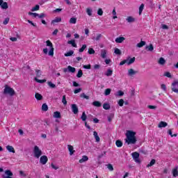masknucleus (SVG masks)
Here are the masks:
<instances>
[{
  "instance_id": "nucleus-31",
  "label": "nucleus",
  "mask_w": 178,
  "mask_h": 178,
  "mask_svg": "<svg viewBox=\"0 0 178 178\" xmlns=\"http://www.w3.org/2000/svg\"><path fill=\"white\" fill-rule=\"evenodd\" d=\"M74 54V51L73 50H70L69 51H67V53H65L64 54L65 56L67 57V56H72L73 54Z\"/></svg>"
},
{
  "instance_id": "nucleus-28",
  "label": "nucleus",
  "mask_w": 178,
  "mask_h": 178,
  "mask_svg": "<svg viewBox=\"0 0 178 178\" xmlns=\"http://www.w3.org/2000/svg\"><path fill=\"white\" fill-rule=\"evenodd\" d=\"M145 49H147V51H149V52H152V51H154V45L150 44L149 46H146Z\"/></svg>"
},
{
  "instance_id": "nucleus-47",
  "label": "nucleus",
  "mask_w": 178,
  "mask_h": 178,
  "mask_svg": "<svg viewBox=\"0 0 178 178\" xmlns=\"http://www.w3.org/2000/svg\"><path fill=\"white\" fill-rule=\"evenodd\" d=\"M111 91H112V89L107 88L104 91V95H109L111 94Z\"/></svg>"
},
{
  "instance_id": "nucleus-35",
  "label": "nucleus",
  "mask_w": 178,
  "mask_h": 178,
  "mask_svg": "<svg viewBox=\"0 0 178 178\" xmlns=\"http://www.w3.org/2000/svg\"><path fill=\"white\" fill-rule=\"evenodd\" d=\"M67 69H68V71L70 72V73H74L76 72V68L70 65L67 67Z\"/></svg>"
},
{
  "instance_id": "nucleus-45",
  "label": "nucleus",
  "mask_w": 178,
  "mask_h": 178,
  "mask_svg": "<svg viewBox=\"0 0 178 178\" xmlns=\"http://www.w3.org/2000/svg\"><path fill=\"white\" fill-rule=\"evenodd\" d=\"M82 76H83V70H79L76 74V77H78V79H80V77H82Z\"/></svg>"
},
{
  "instance_id": "nucleus-48",
  "label": "nucleus",
  "mask_w": 178,
  "mask_h": 178,
  "mask_svg": "<svg viewBox=\"0 0 178 178\" xmlns=\"http://www.w3.org/2000/svg\"><path fill=\"white\" fill-rule=\"evenodd\" d=\"M62 102L63 105H67V101L66 100V95L63 96Z\"/></svg>"
},
{
  "instance_id": "nucleus-13",
  "label": "nucleus",
  "mask_w": 178,
  "mask_h": 178,
  "mask_svg": "<svg viewBox=\"0 0 178 178\" xmlns=\"http://www.w3.org/2000/svg\"><path fill=\"white\" fill-rule=\"evenodd\" d=\"M172 176L173 177H178V168L175 167L172 170Z\"/></svg>"
},
{
  "instance_id": "nucleus-59",
  "label": "nucleus",
  "mask_w": 178,
  "mask_h": 178,
  "mask_svg": "<svg viewBox=\"0 0 178 178\" xmlns=\"http://www.w3.org/2000/svg\"><path fill=\"white\" fill-rule=\"evenodd\" d=\"M113 19H118V16H116V8H115L113 10Z\"/></svg>"
},
{
  "instance_id": "nucleus-30",
  "label": "nucleus",
  "mask_w": 178,
  "mask_h": 178,
  "mask_svg": "<svg viewBox=\"0 0 178 178\" xmlns=\"http://www.w3.org/2000/svg\"><path fill=\"white\" fill-rule=\"evenodd\" d=\"M93 136L97 141V143H99V136H98V133H97V131H94L93 132Z\"/></svg>"
},
{
  "instance_id": "nucleus-32",
  "label": "nucleus",
  "mask_w": 178,
  "mask_h": 178,
  "mask_svg": "<svg viewBox=\"0 0 178 178\" xmlns=\"http://www.w3.org/2000/svg\"><path fill=\"white\" fill-rule=\"evenodd\" d=\"M81 119L83 122H86L87 120V115H86V112L82 113V115L81 117Z\"/></svg>"
},
{
  "instance_id": "nucleus-9",
  "label": "nucleus",
  "mask_w": 178,
  "mask_h": 178,
  "mask_svg": "<svg viewBox=\"0 0 178 178\" xmlns=\"http://www.w3.org/2000/svg\"><path fill=\"white\" fill-rule=\"evenodd\" d=\"M6 148L8 151V152H12L13 154H15L16 152V150H15V147H13V146L7 145Z\"/></svg>"
},
{
  "instance_id": "nucleus-64",
  "label": "nucleus",
  "mask_w": 178,
  "mask_h": 178,
  "mask_svg": "<svg viewBox=\"0 0 178 178\" xmlns=\"http://www.w3.org/2000/svg\"><path fill=\"white\" fill-rule=\"evenodd\" d=\"M161 88L163 90V91H166V85L161 84Z\"/></svg>"
},
{
  "instance_id": "nucleus-61",
  "label": "nucleus",
  "mask_w": 178,
  "mask_h": 178,
  "mask_svg": "<svg viewBox=\"0 0 178 178\" xmlns=\"http://www.w3.org/2000/svg\"><path fill=\"white\" fill-rule=\"evenodd\" d=\"M9 20L10 18L9 17H6L4 21L3 22V24H4V26H6V24H8V23H9Z\"/></svg>"
},
{
  "instance_id": "nucleus-2",
  "label": "nucleus",
  "mask_w": 178,
  "mask_h": 178,
  "mask_svg": "<svg viewBox=\"0 0 178 178\" xmlns=\"http://www.w3.org/2000/svg\"><path fill=\"white\" fill-rule=\"evenodd\" d=\"M46 45L47 47H49L50 50L48 52L47 48L43 49V53L45 54V55L49 54V56H54V51H55V49L54 48V44H52V42H51V40H47Z\"/></svg>"
},
{
  "instance_id": "nucleus-7",
  "label": "nucleus",
  "mask_w": 178,
  "mask_h": 178,
  "mask_svg": "<svg viewBox=\"0 0 178 178\" xmlns=\"http://www.w3.org/2000/svg\"><path fill=\"white\" fill-rule=\"evenodd\" d=\"M71 108H72V111L74 115H77V113H79V107H77L76 104H72Z\"/></svg>"
},
{
  "instance_id": "nucleus-3",
  "label": "nucleus",
  "mask_w": 178,
  "mask_h": 178,
  "mask_svg": "<svg viewBox=\"0 0 178 178\" xmlns=\"http://www.w3.org/2000/svg\"><path fill=\"white\" fill-rule=\"evenodd\" d=\"M3 94L4 95H10V97H13V95H15V94H16V92H15L14 88H10L8 85H5Z\"/></svg>"
},
{
  "instance_id": "nucleus-8",
  "label": "nucleus",
  "mask_w": 178,
  "mask_h": 178,
  "mask_svg": "<svg viewBox=\"0 0 178 178\" xmlns=\"http://www.w3.org/2000/svg\"><path fill=\"white\" fill-rule=\"evenodd\" d=\"M0 6L1 9H8L9 8L8 3L6 1L3 2V0H0Z\"/></svg>"
},
{
  "instance_id": "nucleus-14",
  "label": "nucleus",
  "mask_w": 178,
  "mask_h": 178,
  "mask_svg": "<svg viewBox=\"0 0 178 178\" xmlns=\"http://www.w3.org/2000/svg\"><path fill=\"white\" fill-rule=\"evenodd\" d=\"M136 73L137 71H135L133 68L128 70V76H134Z\"/></svg>"
},
{
  "instance_id": "nucleus-27",
  "label": "nucleus",
  "mask_w": 178,
  "mask_h": 178,
  "mask_svg": "<svg viewBox=\"0 0 178 178\" xmlns=\"http://www.w3.org/2000/svg\"><path fill=\"white\" fill-rule=\"evenodd\" d=\"M156 163V160L155 159H152L150 163L147 165V168H151V166H154V164Z\"/></svg>"
},
{
  "instance_id": "nucleus-60",
  "label": "nucleus",
  "mask_w": 178,
  "mask_h": 178,
  "mask_svg": "<svg viewBox=\"0 0 178 178\" xmlns=\"http://www.w3.org/2000/svg\"><path fill=\"white\" fill-rule=\"evenodd\" d=\"M123 104H124V100H123V99H120L119 101H118V105L120 106H123Z\"/></svg>"
},
{
  "instance_id": "nucleus-1",
  "label": "nucleus",
  "mask_w": 178,
  "mask_h": 178,
  "mask_svg": "<svg viewBox=\"0 0 178 178\" xmlns=\"http://www.w3.org/2000/svg\"><path fill=\"white\" fill-rule=\"evenodd\" d=\"M127 138L125 139V143L130 145V144H136L137 143V138H136V132L133 131H127Z\"/></svg>"
},
{
  "instance_id": "nucleus-56",
  "label": "nucleus",
  "mask_w": 178,
  "mask_h": 178,
  "mask_svg": "<svg viewBox=\"0 0 178 178\" xmlns=\"http://www.w3.org/2000/svg\"><path fill=\"white\" fill-rule=\"evenodd\" d=\"M82 90H83V89L81 88L75 89L74 90V94H79V92H81Z\"/></svg>"
},
{
  "instance_id": "nucleus-36",
  "label": "nucleus",
  "mask_w": 178,
  "mask_h": 178,
  "mask_svg": "<svg viewBox=\"0 0 178 178\" xmlns=\"http://www.w3.org/2000/svg\"><path fill=\"white\" fill-rule=\"evenodd\" d=\"M134 62H136V57H133L129 60L128 59L127 65H131L132 63H134Z\"/></svg>"
},
{
  "instance_id": "nucleus-54",
  "label": "nucleus",
  "mask_w": 178,
  "mask_h": 178,
  "mask_svg": "<svg viewBox=\"0 0 178 178\" xmlns=\"http://www.w3.org/2000/svg\"><path fill=\"white\" fill-rule=\"evenodd\" d=\"M97 15H99V16H102L104 15V10H102V8L98 9Z\"/></svg>"
},
{
  "instance_id": "nucleus-46",
  "label": "nucleus",
  "mask_w": 178,
  "mask_h": 178,
  "mask_svg": "<svg viewBox=\"0 0 178 178\" xmlns=\"http://www.w3.org/2000/svg\"><path fill=\"white\" fill-rule=\"evenodd\" d=\"M6 175H7V177H11L13 176V173L12 172V171L7 170L5 172Z\"/></svg>"
},
{
  "instance_id": "nucleus-34",
  "label": "nucleus",
  "mask_w": 178,
  "mask_h": 178,
  "mask_svg": "<svg viewBox=\"0 0 178 178\" xmlns=\"http://www.w3.org/2000/svg\"><path fill=\"white\" fill-rule=\"evenodd\" d=\"M103 108L106 110V111H108V109H111V105L108 103H104L103 104Z\"/></svg>"
},
{
  "instance_id": "nucleus-44",
  "label": "nucleus",
  "mask_w": 178,
  "mask_h": 178,
  "mask_svg": "<svg viewBox=\"0 0 178 178\" xmlns=\"http://www.w3.org/2000/svg\"><path fill=\"white\" fill-rule=\"evenodd\" d=\"M88 54H89V55H94V54H95V50H94L92 48H89Z\"/></svg>"
},
{
  "instance_id": "nucleus-10",
  "label": "nucleus",
  "mask_w": 178,
  "mask_h": 178,
  "mask_svg": "<svg viewBox=\"0 0 178 178\" xmlns=\"http://www.w3.org/2000/svg\"><path fill=\"white\" fill-rule=\"evenodd\" d=\"M126 40V38L124 37H118L115 39V42L117 44H122V42H123V41H124Z\"/></svg>"
},
{
  "instance_id": "nucleus-26",
  "label": "nucleus",
  "mask_w": 178,
  "mask_h": 178,
  "mask_svg": "<svg viewBox=\"0 0 178 178\" xmlns=\"http://www.w3.org/2000/svg\"><path fill=\"white\" fill-rule=\"evenodd\" d=\"M132 156L134 159H138V158H140V153L135 152L132 153Z\"/></svg>"
},
{
  "instance_id": "nucleus-29",
  "label": "nucleus",
  "mask_w": 178,
  "mask_h": 178,
  "mask_svg": "<svg viewBox=\"0 0 178 178\" xmlns=\"http://www.w3.org/2000/svg\"><path fill=\"white\" fill-rule=\"evenodd\" d=\"M101 57H102L103 59H105V58H106V50H105V49H102V51H101Z\"/></svg>"
},
{
  "instance_id": "nucleus-53",
  "label": "nucleus",
  "mask_w": 178,
  "mask_h": 178,
  "mask_svg": "<svg viewBox=\"0 0 178 178\" xmlns=\"http://www.w3.org/2000/svg\"><path fill=\"white\" fill-rule=\"evenodd\" d=\"M164 76L165 77H168V79H172V74H170V72H165Z\"/></svg>"
},
{
  "instance_id": "nucleus-15",
  "label": "nucleus",
  "mask_w": 178,
  "mask_h": 178,
  "mask_svg": "<svg viewBox=\"0 0 178 178\" xmlns=\"http://www.w3.org/2000/svg\"><path fill=\"white\" fill-rule=\"evenodd\" d=\"M67 44L72 45L74 48H77V44H76V41L74 40H69Z\"/></svg>"
},
{
  "instance_id": "nucleus-5",
  "label": "nucleus",
  "mask_w": 178,
  "mask_h": 178,
  "mask_svg": "<svg viewBox=\"0 0 178 178\" xmlns=\"http://www.w3.org/2000/svg\"><path fill=\"white\" fill-rule=\"evenodd\" d=\"M171 90L173 92L178 94V80H175L171 84Z\"/></svg>"
},
{
  "instance_id": "nucleus-17",
  "label": "nucleus",
  "mask_w": 178,
  "mask_h": 178,
  "mask_svg": "<svg viewBox=\"0 0 178 178\" xmlns=\"http://www.w3.org/2000/svg\"><path fill=\"white\" fill-rule=\"evenodd\" d=\"M158 63H159V65H161L163 66V65H165L166 63V60H165V58H163V57H161L159 59Z\"/></svg>"
},
{
  "instance_id": "nucleus-4",
  "label": "nucleus",
  "mask_w": 178,
  "mask_h": 178,
  "mask_svg": "<svg viewBox=\"0 0 178 178\" xmlns=\"http://www.w3.org/2000/svg\"><path fill=\"white\" fill-rule=\"evenodd\" d=\"M33 155L35 158H37V159H40L41 155H42V151L37 145L33 147Z\"/></svg>"
},
{
  "instance_id": "nucleus-41",
  "label": "nucleus",
  "mask_w": 178,
  "mask_h": 178,
  "mask_svg": "<svg viewBox=\"0 0 178 178\" xmlns=\"http://www.w3.org/2000/svg\"><path fill=\"white\" fill-rule=\"evenodd\" d=\"M168 134H169V136H170V137H177V134H173L172 133V129H168Z\"/></svg>"
},
{
  "instance_id": "nucleus-43",
  "label": "nucleus",
  "mask_w": 178,
  "mask_h": 178,
  "mask_svg": "<svg viewBox=\"0 0 178 178\" xmlns=\"http://www.w3.org/2000/svg\"><path fill=\"white\" fill-rule=\"evenodd\" d=\"M114 54H115V55H122V51H120V49L118 48H115L114 50Z\"/></svg>"
},
{
  "instance_id": "nucleus-12",
  "label": "nucleus",
  "mask_w": 178,
  "mask_h": 178,
  "mask_svg": "<svg viewBox=\"0 0 178 178\" xmlns=\"http://www.w3.org/2000/svg\"><path fill=\"white\" fill-rule=\"evenodd\" d=\"M126 21L127 23H134V22H136V18L133 17L132 16H128L126 18Z\"/></svg>"
},
{
  "instance_id": "nucleus-58",
  "label": "nucleus",
  "mask_w": 178,
  "mask_h": 178,
  "mask_svg": "<svg viewBox=\"0 0 178 178\" xmlns=\"http://www.w3.org/2000/svg\"><path fill=\"white\" fill-rule=\"evenodd\" d=\"M102 38V35L101 33H98L97 34L95 40L96 41H99Z\"/></svg>"
},
{
  "instance_id": "nucleus-25",
  "label": "nucleus",
  "mask_w": 178,
  "mask_h": 178,
  "mask_svg": "<svg viewBox=\"0 0 178 178\" xmlns=\"http://www.w3.org/2000/svg\"><path fill=\"white\" fill-rule=\"evenodd\" d=\"M35 98L38 100V101H41V99H42V95L40 93H35Z\"/></svg>"
},
{
  "instance_id": "nucleus-57",
  "label": "nucleus",
  "mask_w": 178,
  "mask_h": 178,
  "mask_svg": "<svg viewBox=\"0 0 178 178\" xmlns=\"http://www.w3.org/2000/svg\"><path fill=\"white\" fill-rule=\"evenodd\" d=\"M127 62H129V58L124 60L120 63V66H123V65H125V63L127 64Z\"/></svg>"
},
{
  "instance_id": "nucleus-42",
  "label": "nucleus",
  "mask_w": 178,
  "mask_h": 178,
  "mask_svg": "<svg viewBox=\"0 0 178 178\" xmlns=\"http://www.w3.org/2000/svg\"><path fill=\"white\" fill-rule=\"evenodd\" d=\"M86 13L88 16H92V10L90 8H86Z\"/></svg>"
},
{
  "instance_id": "nucleus-52",
  "label": "nucleus",
  "mask_w": 178,
  "mask_h": 178,
  "mask_svg": "<svg viewBox=\"0 0 178 178\" xmlns=\"http://www.w3.org/2000/svg\"><path fill=\"white\" fill-rule=\"evenodd\" d=\"M81 98H84L85 99H90V96L86 95L84 93L81 94Z\"/></svg>"
},
{
  "instance_id": "nucleus-24",
  "label": "nucleus",
  "mask_w": 178,
  "mask_h": 178,
  "mask_svg": "<svg viewBox=\"0 0 178 178\" xmlns=\"http://www.w3.org/2000/svg\"><path fill=\"white\" fill-rule=\"evenodd\" d=\"M77 23V18L76 17H71L70 19V24H76Z\"/></svg>"
},
{
  "instance_id": "nucleus-16",
  "label": "nucleus",
  "mask_w": 178,
  "mask_h": 178,
  "mask_svg": "<svg viewBox=\"0 0 178 178\" xmlns=\"http://www.w3.org/2000/svg\"><path fill=\"white\" fill-rule=\"evenodd\" d=\"M166 126H168V122L161 121L159 123L158 127L161 129L162 127H166Z\"/></svg>"
},
{
  "instance_id": "nucleus-62",
  "label": "nucleus",
  "mask_w": 178,
  "mask_h": 178,
  "mask_svg": "<svg viewBox=\"0 0 178 178\" xmlns=\"http://www.w3.org/2000/svg\"><path fill=\"white\" fill-rule=\"evenodd\" d=\"M113 116H115L113 114H111L110 115L108 116V122H112V120L113 119Z\"/></svg>"
},
{
  "instance_id": "nucleus-39",
  "label": "nucleus",
  "mask_w": 178,
  "mask_h": 178,
  "mask_svg": "<svg viewBox=\"0 0 178 178\" xmlns=\"http://www.w3.org/2000/svg\"><path fill=\"white\" fill-rule=\"evenodd\" d=\"M113 73V71L111 69H108L105 74L107 76V77H109L112 76Z\"/></svg>"
},
{
  "instance_id": "nucleus-20",
  "label": "nucleus",
  "mask_w": 178,
  "mask_h": 178,
  "mask_svg": "<svg viewBox=\"0 0 178 178\" xmlns=\"http://www.w3.org/2000/svg\"><path fill=\"white\" fill-rule=\"evenodd\" d=\"M88 161V156H83L82 159L79 160V163H84V162H87Z\"/></svg>"
},
{
  "instance_id": "nucleus-50",
  "label": "nucleus",
  "mask_w": 178,
  "mask_h": 178,
  "mask_svg": "<svg viewBox=\"0 0 178 178\" xmlns=\"http://www.w3.org/2000/svg\"><path fill=\"white\" fill-rule=\"evenodd\" d=\"M87 48V44H83L82 47L79 49V52H84V49Z\"/></svg>"
},
{
  "instance_id": "nucleus-49",
  "label": "nucleus",
  "mask_w": 178,
  "mask_h": 178,
  "mask_svg": "<svg viewBox=\"0 0 178 178\" xmlns=\"http://www.w3.org/2000/svg\"><path fill=\"white\" fill-rule=\"evenodd\" d=\"M48 86L50 87V88H56V85L54 84L52 82L49 81L47 83Z\"/></svg>"
},
{
  "instance_id": "nucleus-37",
  "label": "nucleus",
  "mask_w": 178,
  "mask_h": 178,
  "mask_svg": "<svg viewBox=\"0 0 178 178\" xmlns=\"http://www.w3.org/2000/svg\"><path fill=\"white\" fill-rule=\"evenodd\" d=\"M144 45H145V41H143V40H141L140 42L137 44L138 48H143Z\"/></svg>"
},
{
  "instance_id": "nucleus-33",
  "label": "nucleus",
  "mask_w": 178,
  "mask_h": 178,
  "mask_svg": "<svg viewBox=\"0 0 178 178\" xmlns=\"http://www.w3.org/2000/svg\"><path fill=\"white\" fill-rule=\"evenodd\" d=\"M42 111L43 112H47V111H48V105L47 104H43L42 105Z\"/></svg>"
},
{
  "instance_id": "nucleus-22",
  "label": "nucleus",
  "mask_w": 178,
  "mask_h": 178,
  "mask_svg": "<svg viewBox=\"0 0 178 178\" xmlns=\"http://www.w3.org/2000/svg\"><path fill=\"white\" fill-rule=\"evenodd\" d=\"M60 22H62V18L56 17L54 19L51 21V24H54V23H60Z\"/></svg>"
},
{
  "instance_id": "nucleus-40",
  "label": "nucleus",
  "mask_w": 178,
  "mask_h": 178,
  "mask_svg": "<svg viewBox=\"0 0 178 178\" xmlns=\"http://www.w3.org/2000/svg\"><path fill=\"white\" fill-rule=\"evenodd\" d=\"M144 10V3H142L139 7V15L141 16L143 11Z\"/></svg>"
},
{
  "instance_id": "nucleus-23",
  "label": "nucleus",
  "mask_w": 178,
  "mask_h": 178,
  "mask_svg": "<svg viewBox=\"0 0 178 178\" xmlns=\"http://www.w3.org/2000/svg\"><path fill=\"white\" fill-rule=\"evenodd\" d=\"M35 81H36V83L42 84L44 83H47V79H38L37 77H35Z\"/></svg>"
},
{
  "instance_id": "nucleus-55",
  "label": "nucleus",
  "mask_w": 178,
  "mask_h": 178,
  "mask_svg": "<svg viewBox=\"0 0 178 178\" xmlns=\"http://www.w3.org/2000/svg\"><path fill=\"white\" fill-rule=\"evenodd\" d=\"M29 16H31V15L33 16V17H38V13H37L29 12Z\"/></svg>"
},
{
  "instance_id": "nucleus-6",
  "label": "nucleus",
  "mask_w": 178,
  "mask_h": 178,
  "mask_svg": "<svg viewBox=\"0 0 178 178\" xmlns=\"http://www.w3.org/2000/svg\"><path fill=\"white\" fill-rule=\"evenodd\" d=\"M47 162H48V157L45 155L40 156V163L42 165H46Z\"/></svg>"
},
{
  "instance_id": "nucleus-63",
  "label": "nucleus",
  "mask_w": 178,
  "mask_h": 178,
  "mask_svg": "<svg viewBox=\"0 0 178 178\" xmlns=\"http://www.w3.org/2000/svg\"><path fill=\"white\" fill-rule=\"evenodd\" d=\"M83 69H88V70L91 69V64L84 65Z\"/></svg>"
},
{
  "instance_id": "nucleus-38",
  "label": "nucleus",
  "mask_w": 178,
  "mask_h": 178,
  "mask_svg": "<svg viewBox=\"0 0 178 178\" xmlns=\"http://www.w3.org/2000/svg\"><path fill=\"white\" fill-rule=\"evenodd\" d=\"M54 118L59 119L60 118V113L59 111H56L54 113Z\"/></svg>"
},
{
  "instance_id": "nucleus-18",
  "label": "nucleus",
  "mask_w": 178,
  "mask_h": 178,
  "mask_svg": "<svg viewBox=\"0 0 178 178\" xmlns=\"http://www.w3.org/2000/svg\"><path fill=\"white\" fill-rule=\"evenodd\" d=\"M36 78H40L42 76V71L41 70H35Z\"/></svg>"
},
{
  "instance_id": "nucleus-19",
  "label": "nucleus",
  "mask_w": 178,
  "mask_h": 178,
  "mask_svg": "<svg viewBox=\"0 0 178 178\" xmlns=\"http://www.w3.org/2000/svg\"><path fill=\"white\" fill-rule=\"evenodd\" d=\"M115 145L118 148H121V147H123V142L120 140H118L115 141Z\"/></svg>"
},
{
  "instance_id": "nucleus-21",
  "label": "nucleus",
  "mask_w": 178,
  "mask_h": 178,
  "mask_svg": "<svg viewBox=\"0 0 178 178\" xmlns=\"http://www.w3.org/2000/svg\"><path fill=\"white\" fill-rule=\"evenodd\" d=\"M93 106H97V108H100V106H102V104L99 102V101H95L92 102Z\"/></svg>"
},
{
  "instance_id": "nucleus-11",
  "label": "nucleus",
  "mask_w": 178,
  "mask_h": 178,
  "mask_svg": "<svg viewBox=\"0 0 178 178\" xmlns=\"http://www.w3.org/2000/svg\"><path fill=\"white\" fill-rule=\"evenodd\" d=\"M68 150L70 152V155H73L76 151H74V148L72 145H67Z\"/></svg>"
},
{
  "instance_id": "nucleus-51",
  "label": "nucleus",
  "mask_w": 178,
  "mask_h": 178,
  "mask_svg": "<svg viewBox=\"0 0 178 178\" xmlns=\"http://www.w3.org/2000/svg\"><path fill=\"white\" fill-rule=\"evenodd\" d=\"M36 10H40V6L36 5L35 7L32 8L31 11L35 12Z\"/></svg>"
}]
</instances>
